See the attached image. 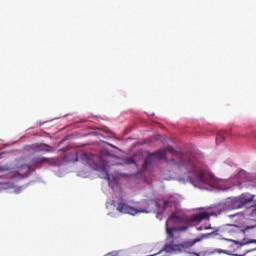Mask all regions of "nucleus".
Segmentation results:
<instances>
[{
    "label": "nucleus",
    "mask_w": 256,
    "mask_h": 256,
    "mask_svg": "<svg viewBox=\"0 0 256 256\" xmlns=\"http://www.w3.org/2000/svg\"><path fill=\"white\" fill-rule=\"evenodd\" d=\"M163 160L181 171L177 178L180 183H191L197 189L204 191H214L222 187L223 181L209 172L205 164V156L201 152L185 154L177 151L173 146L148 153L140 170L141 173H145L154 161Z\"/></svg>",
    "instance_id": "obj_1"
},
{
    "label": "nucleus",
    "mask_w": 256,
    "mask_h": 256,
    "mask_svg": "<svg viewBox=\"0 0 256 256\" xmlns=\"http://www.w3.org/2000/svg\"><path fill=\"white\" fill-rule=\"evenodd\" d=\"M113 159V155L109 152H105L104 154H101L100 157H97L94 154L91 153H85V152H78V153H70L65 155V161L66 163L68 161H72L73 163H77V161H80L82 165H87L90 167V169H93L94 171H98L100 179H105L109 183V187L113 189V191H116V189H119V176L111 175L109 174V170H107V167L110 165V161Z\"/></svg>",
    "instance_id": "obj_2"
},
{
    "label": "nucleus",
    "mask_w": 256,
    "mask_h": 256,
    "mask_svg": "<svg viewBox=\"0 0 256 256\" xmlns=\"http://www.w3.org/2000/svg\"><path fill=\"white\" fill-rule=\"evenodd\" d=\"M253 201H255V195L242 193L239 196L229 197L224 202L212 205L206 208V211L191 215L188 221L190 223H201V221H209L211 217H219V215L222 213H227V211L243 209L245 205H249V203Z\"/></svg>",
    "instance_id": "obj_3"
},
{
    "label": "nucleus",
    "mask_w": 256,
    "mask_h": 256,
    "mask_svg": "<svg viewBox=\"0 0 256 256\" xmlns=\"http://www.w3.org/2000/svg\"><path fill=\"white\" fill-rule=\"evenodd\" d=\"M183 221V216H179L177 212L172 213L171 216L167 219L166 231L168 235V243L164 245V251L166 253H174L175 255L183 253L185 249L193 247L195 243H199V241H203V239H209V237H213V235H219V230H214L213 232L203 234L201 238H196L191 241L177 244L175 242V233H177V231L183 230L181 227H179Z\"/></svg>",
    "instance_id": "obj_4"
},
{
    "label": "nucleus",
    "mask_w": 256,
    "mask_h": 256,
    "mask_svg": "<svg viewBox=\"0 0 256 256\" xmlns=\"http://www.w3.org/2000/svg\"><path fill=\"white\" fill-rule=\"evenodd\" d=\"M154 203L153 200L144 199L140 201L137 207L129 206V204L125 202H119L117 204V212L122 213L124 215H139V213H151V205Z\"/></svg>",
    "instance_id": "obj_5"
},
{
    "label": "nucleus",
    "mask_w": 256,
    "mask_h": 256,
    "mask_svg": "<svg viewBox=\"0 0 256 256\" xmlns=\"http://www.w3.org/2000/svg\"><path fill=\"white\" fill-rule=\"evenodd\" d=\"M155 205L157 209H168V207H171L173 204L169 200H157Z\"/></svg>",
    "instance_id": "obj_6"
},
{
    "label": "nucleus",
    "mask_w": 256,
    "mask_h": 256,
    "mask_svg": "<svg viewBox=\"0 0 256 256\" xmlns=\"http://www.w3.org/2000/svg\"><path fill=\"white\" fill-rule=\"evenodd\" d=\"M53 151V146H49L47 144H40L38 149L36 150V153H51Z\"/></svg>",
    "instance_id": "obj_7"
},
{
    "label": "nucleus",
    "mask_w": 256,
    "mask_h": 256,
    "mask_svg": "<svg viewBox=\"0 0 256 256\" xmlns=\"http://www.w3.org/2000/svg\"><path fill=\"white\" fill-rule=\"evenodd\" d=\"M229 241H232V243H235V245H240V247H243L245 245H251V243L256 244L255 239H250V240L243 239L241 242H239L237 240H229ZM252 251H256V248L252 249Z\"/></svg>",
    "instance_id": "obj_8"
},
{
    "label": "nucleus",
    "mask_w": 256,
    "mask_h": 256,
    "mask_svg": "<svg viewBox=\"0 0 256 256\" xmlns=\"http://www.w3.org/2000/svg\"><path fill=\"white\" fill-rule=\"evenodd\" d=\"M225 135H229L228 131H220L216 135V145H221L225 141Z\"/></svg>",
    "instance_id": "obj_9"
},
{
    "label": "nucleus",
    "mask_w": 256,
    "mask_h": 256,
    "mask_svg": "<svg viewBox=\"0 0 256 256\" xmlns=\"http://www.w3.org/2000/svg\"><path fill=\"white\" fill-rule=\"evenodd\" d=\"M48 161H49V158L36 157L32 159L31 165H41L42 163H47Z\"/></svg>",
    "instance_id": "obj_10"
},
{
    "label": "nucleus",
    "mask_w": 256,
    "mask_h": 256,
    "mask_svg": "<svg viewBox=\"0 0 256 256\" xmlns=\"http://www.w3.org/2000/svg\"><path fill=\"white\" fill-rule=\"evenodd\" d=\"M29 169H31V167L27 164H24V165L18 167L16 174L21 175V171L24 170L23 175H27V173H29Z\"/></svg>",
    "instance_id": "obj_11"
},
{
    "label": "nucleus",
    "mask_w": 256,
    "mask_h": 256,
    "mask_svg": "<svg viewBox=\"0 0 256 256\" xmlns=\"http://www.w3.org/2000/svg\"><path fill=\"white\" fill-rule=\"evenodd\" d=\"M124 165H137V161L133 157H127L124 159Z\"/></svg>",
    "instance_id": "obj_12"
},
{
    "label": "nucleus",
    "mask_w": 256,
    "mask_h": 256,
    "mask_svg": "<svg viewBox=\"0 0 256 256\" xmlns=\"http://www.w3.org/2000/svg\"><path fill=\"white\" fill-rule=\"evenodd\" d=\"M233 233H245V230L241 229V227L237 225H231Z\"/></svg>",
    "instance_id": "obj_13"
},
{
    "label": "nucleus",
    "mask_w": 256,
    "mask_h": 256,
    "mask_svg": "<svg viewBox=\"0 0 256 256\" xmlns=\"http://www.w3.org/2000/svg\"><path fill=\"white\" fill-rule=\"evenodd\" d=\"M214 253H224V255H231V252L229 250H223V249H217L214 251Z\"/></svg>",
    "instance_id": "obj_14"
},
{
    "label": "nucleus",
    "mask_w": 256,
    "mask_h": 256,
    "mask_svg": "<svg viewBox=\"0 0 256 256\" xmlns=\"http://www.w3.org/2000/svg\"><path fill=\"white\" fill-rule=\"evenodd\" d=\"M197 229H198V231H205V230H209V226L205 227V226H203V224H202V225H200Z\"/></svg>",
    "instance_id": "obj_15"
},
{
    "label": "nucleus",
    "mask_w": 256,
    "mask_h": 256,
    "mask_svg": "<svg viewBox=\"0 0 256 256\" xmlns=\"http://www.w3.org/2000/svg\"><path fill=\"white\" fill-rule=\"evenodd\" d=\"M6 171H9V168L0 166V173H6Z\"/></svg>",
    "instance_id": "obj_16"
},
{
    "label": "nucleus",
    "mask_w": 256,
    "mask_h": 256,
    "mask_svg": "<svg viewBox=\"0 0 256 256\" xmlns=\"http://www.w3.org/2000/svg\"><path fill=\"white\" fill-rule=\"evenodd\" d=\"M202 225H203V227H209V229H212L211 223H209V222H206L205 224H202Z\"/></svg>",
    "instance_id": "obj_17"
},
{
    "label": "nucleus",
    "mask_w": 256,
    "mask_h": 256,
    "mask_svg": "<svg viewBox=\"0 0 256 256\" xmlns=\"http://www.w3.org/2000/svg\"><path fill=\"white\" fill-rule=\"evenodd\" d=\"M195 256H201L199 253H194Z\"/></svg>",
    "instance_id": "obj_18"
},
{
    "label": "nucleus",
    "mask_w": 256,
    "mask_h": 256,
    "mask_svg": "<svg viewBox=\"0 0 256 256\" xmlns=\"http://www.w3.org/2000/svg\"><path fill=\"white\" fill-rule=\"evenodd\" d=\"M109 255L113 256V253H108L106 256H109Z\"/></svg>",
    "instance_id": "obj_19"
}]
</instances>
